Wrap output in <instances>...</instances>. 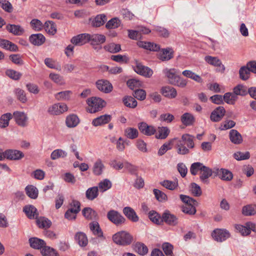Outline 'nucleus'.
Masks as SVG:
<instances>
[{
    "label": "nucleus",
    "mask_w": 256,
    "mask_h": 256,
    "mask_svg": "<svg viewBox=\"0 0 256 256\" xmlns=\"http://www.w3.org/2000/svg\"><path fill=\"white\" fill-rule=\"evenodd\" d=\"M229 138L230 142L235 144H239L242 142L241 134L236 130H231L230 131Z\"/></svg>",
    "instance_id": "nucleus-24"
},
{
    "label": "nucleus",
    "mask_w": 256,
    "mask_h": 256,
    "mask_svg": "<svg viewBox=\"0 0 256 256\" xmlns=\"http://www.w3.org/2000/svg\"><path fill=\"white\" fill-rule=\"evenodd\" d=\"M41 253L43 256H58V253L54 249L46 245L42 248Z\"/></svg>",
    "instance_id": "nucleus-48"
},
{
    "label": "nucleus",
    "mask_w": 256,
    "mask_h": 256,
    "mask_svg": "<svg viewBox=\"0 0 256 256\" xmlns=\"http://www.w3.org/2000/svg\"><path fill=\"white\" fill-rule=\"evenodd\" d=\"M106 21V16L104 14H100L94 18L92 24L94 27H100L102 26Z\"/></svg>",
    "instance_id": "nucleus-31"
},
{
    "label": "nucleus",
    "mask_w": 256,
    "mask_h": 256,
    "mask_svg": "<svg viewBox=\"0 0 256 256\" xmlns=\"http://www.w3.org/2000/svg\"><path fill=\"white\" fill-rule=\"evenodd\" d=\"M12 116L10 113L4 114L0 118V127L4 128L8 126L9 121L12 118Z\"/></svg>",
    "instance_id": "nucleus-56"
},
{
    "label": "nucleus",
    "mask_w": 256,
    "mask_h": 256,
    "mask_svg": "<svg viewBox=\"0 0 256 256\" xmlns=\"http://www.w3.org/2000/svg\"><path fill=\"white\" fill-rule=\"evenodd\" d=\"M107 218L109 220L116 226L125 222L126 218L118 211L112 210L107 213Z\"/></svg>",
    "instance_id": "nucleus-5"
},
{
    "label": "nucleus",
    "mask_w": 256,
    "mask_h": 256,
    "mask_svg": "<svg viewBox=\"0 0 256 256\" xmlns=\"http://www.w3.org/2000/svg\"><path fill=\"white\" fill-rule=\"evenodd\" d=\"M163 73L167 77L170 84L180 88H184L186 86L187 81L176 74V69L166 68L163 70Z\"/></svg>",
    "instance_id": "nucleus-2"
},
{
    "label": "nucleus",
    "mask_w": 256,
    "mask_h": 256,
    "mask_svg": "<svg viewBox=\"0 0 256 256\" xmlns=\"http://www.w3.org/2000/svg\"><path fill=\"white\" fill-rule=\"evenodd\" d=\"M104 49L110 53H117L121 50V46L120 44L114 43L109 44L104 46Z\"/></svg>",
    "instance_id": "nucleus-46"
},
{
    "label": "nucleus",
    "mask_w": 256,
    "mask_h": 256,
    "mask_svg": "<svg viewBox=\"0 0 256 256\" xmlns=\"http://www.w3.org/2000/svg\"><path fill=\"white\" fill-rule=\"evenodd\" d=\"M226 113L223 106H220L214 109L211 113L210 119L213 122H218L222 120Z\"/></svg>",
    "instance_id": "nucleus-11"
},
{
    "label": "nucleus",
    "mask_w": 256,
    "mask_h": 256,
    "mask_svg": "<svg viewBox=\"0 0 256 256\" xmlns=\"http://www.w3.org/2000/svg\"><path fill=\"white\" fill-rule=\"evenodd\" d=\"M233 93L236 96H245L248 94L247 88L242 84H238L234 88Z\"/></svg>",
    "instance_id": "nucleus-37"
},
{
    "label": "nucleus",
    "mask_w": 256,
    "mask_h": 256,
    "mask_svg": "<svg viewBox=\"0 0 256 256\" xmlns=\"http://www.w3.org/2000/svg\"><path fill=\"white\" fill-rule=\"evenodd\" d=\"M165 222L166 224L175 226L178 224V218L169 210H166L162 214V223Z\"/></svg>",
    "instance_id": "nucleus-10"
},
{
    "label": "nucleus",
    "mask_w": 256,
    "mask_h": 256,
    "mask_svg": "<svg viewBox=\"0 0 256 256\" xmlns=\"http://www.w3.org/2000/svg\"><path fill=\"white\" fill-rule=\"evenodd\" d=\"M30 246L34 249H41L46 244L45 242L37 238H31L28 240Z\"/></svg>",
    "instance_id": "nucleus-26"
},
{
    "label": "nucleus",
    "mask_w": 256,
    "mask_h": 256,
    "mask_svg": "<svg viewBox=\"0 0 256 256\" xmlns=\"http://www.w3.org/2000/svg\"><path fill=\"white\" fill-rule=\"evenodd\" d=\"M0 6L6 12H12L13 10L12 6L7 0H0Z\"/></svg>",
    "instance_id": "nucleus-62"
},
{
    "label": "nucleus",
    "mask_w": 256,
    "mask_h": 256,
    "mask_svg": "<svg viewBox=\"0 0 256 256\" xmlns=\"http://www.w3.org/2000/svg\"><path fill=\"white\" fill-rule=\"evenodd\" d=\"M224 101L230 104H234L238 99V97L232 92H226L223 96Z\"/></svg>",
    "instance_id": "nucleus-50"
},
{
    "label": "nucleus",
    "mask_w": 256,
    "mask_h": 256,
    "mask_svg": "<svg viewBox=\"0 0 256 256\" xmlns=\"http://www.w3.org/2000/svg\"><path fill=\"white\" fill-rule=\"evenodd\" d=\"M4 159L6 158L10 160H19L24 157V153L16 150H8L2 152Z\"/></svg>",
    "instance_id": "nucleus-8"
},
{
    "label": "nucleus",
    "mask_w": 256,
    "mask_h": 256,
    "mask_svg": "<svg viewBox=\"0 0 256 256\" xmlns=\"http://www.w3.org/2000/svg\"><path fill=\"white\" fill-rule=\"evenodd\" d=\"M88 34H82L72 37L70 42L76 46H82L89 42Z\"/></svg>",
    "instance_id": "nucleus-16"
},
{
    "label": "nucleus",
    "mask_w": 256,
    "mask_h": 256,
    "mask_svg": "<svg viewBox=\"0 0 256 256\" xmlns=\"http://www.w3.org/2000/svg\"><path fill=\"white\" fill-rule=\"evenodd\" d=\"M79 118L76 115L72 114L68 116L66 120V123L68 127L74 128L79 123Z\"/></svg>",
    "instance_id": "nucleus-34"
},
{
    "label": "nucleus",
    "mask_w": 256,
    "mask_h": 256,
    "mask_svg": "<svg viewBox=\"0 0 256 256\" xmlns=\"http://www.w3.org/2000/svg\"><path fill=\"white\" fill-rule=\"evenodd\" d=\"M194 138L192 136L189 134H184L182 136L181 140L178 138L173 139V140H176V146L178 154L184 155L190 152L188 148H192L194 146Z\"/></svg>",
    "instance_id": "nucleus-1"
},
{
    "label": "nucleus",
    "mask_w": 256,
    "mask_h": 256,
    "mask_svg": "<svg viewBox=\"0 0 256 256\" xmlns=\"http://www.w3.org/2000/svg\"><path fill=\"white\" fill-rule=\"evenodd\" d=\"M75 240L80 246H86L88 240L86 234L82 232H78L75 235Z\"/></svg>",
    "instance_id": "nucleus-35"
},
{
    "label": "nucleus",
    "mask_w": 256,
    "mask_h": 256,
    "mask_svg": "<svg viewBox=\"0 0 256 256\" xmlns=\"http://www.w3.org/2000/svg\"><path fill=\"white\" fill-rule=\"evenodd\" d=\"M170 132L169 128L167 127L162 126L158 128V132L156 135L158 139H165L167 138Z\"/></svg>",
    "instance_id": "nucleus-38"
},
{
    "label": "nucleus",
    "mask_w": 256,
    "mask_h": 256,
    "mask_svg": "<svg viewBox=\"0 0 256 256\" xmlns=\"http://www.w3.org/2000/svg\"><path fill=\"white\" fill-rule=\"evenodd\" d=\"M14 94L16 98L22 103H25L27 101V98L25 92L20 88H16L14 91Z\"/></svg>",
    "instance_id": "nucleus-49"
},
{
    "label": "nucleus",
    "mask_w": 256,
    "mask_h": 256,
    "mask_svg": "<svg viewBox=\"0 0 256 256\" xmlns=\"http://www.w3.org/2000/svg\"><path fill=\"white\" fill-rule=\"evenodd\" d=\"M202 169L200 172V181L205 184L209 183V178L213 174H214V170H212L210 168L204 166H202Z\"/></svg>",
    "instance_id": "nucleus-14"
},
{
    "label": "nucleus",
    "mask_w": 256,
    "mask_h": 256,
    "mask_svg": "<svg viewBox=\"0 0 256 256\" xmlns=\"http://www.w3.org/2000/svg\"><path fill=\"white\" fill-rule=\"evenodd\" d=\"M112 116L110 115H102L94 118L92 121V124L94 126H100L109 122Z\"/></svg>",
    "instance_id": "nucleus-22"
},
{
    "label": "nucleus",
    "mask_w": 256,
    "mask_h": 256,
    "mask_svg": "<svg viewBox=\"0 0 256 256\" xmlns=\"http://www.w3.org/2000/svg\"><path fill=\"white\" fill-rule=\"evenodd\" d=\"M72 94L70 90L60 92L55 94V98L58 100H68Z\"/></svg>",
    "instance_id": "nucleus-54"
},
{
    "label": "nucleus",
    "mask_w": 256,
    "mask_h": 256,
    "mask_svg": "<svg viewBox=\"0 0 256 256\" xmlns=\"http://www.w3.org/2000/svg\"><path fill=\"white\" fill-rule=\"evenodd\" d=\"M66 156L67 152L66 151L62 149H56L52 152L50 158L52 160H56L60 158H65Z\"/></svg>",
    "instance_id": "nucleus-47"
},
{
    "label": "nucleus",
    "mask_w": 256,
    "mask_h": 256,
    "mask_svg": "<svg viewBox=\"0 0 256 256\" xmlns=\"http://www.w3.org/2000/svg\"><path fill=\"white\" fill-rule=\"evenodd\" d=\"M204 165L200 162H196L191 164L190 167V172L193 176H196L198 174V172L201 171L202 166Z\"/></svg>",
    "instance_id": "nucleus-57"
},
{
    "label": "nucleus",
    "mask_w": 256,
    "mask_h": 256,
    "mask_svg": "<svg viewBox=\"0 0 256 256\" xmlns=\"http://www.w3.org/2000/svg\"><path fill=\"white\" fill-rule=\"evenodd\" d=\"M68 110V106L64 103H56L48 106V112L53 116H58L66 112Z\"/></svg>",
    "instance_id": "nucleus-6"
},
{
    "label": "nucleus",
    "mask_w": 256,
    "mask_h": 256,
    "mask_svg": "<svg viewBox=\"0 0 256 256\" xmlns=\"http://www.w3.org/2000/svg\"><path fill=\"white\" fill-rule=\"evenodd\" d=\"M196 205L194 204H186L185 206H183L182 208V212L185 214H188L190 215L194 214L196 212V209L195 208Z\"/></svg>",
    "instance_id": "nucleus-60"
},
{
    "label": "nucleus",
    "mask_w": 256,
    "mask_h": 256,
    "mask_svg": "<svg viewBox=\"0 0 256 256\" xmlns=\"http://www.w3.org/2000/svg\"><path fill=\"white\" fill-rule=\"evenodd\" d=\"M120 24L121 22L118 18H114L106 22V27L108 29L116 28L119 27Z\"/></svg>",
    "instance_id": "nucleus-53"
},
{
    "label": "nucleus",
    "mask_w": 256,
    "mask_h": 256,
    "mask_svg": "<svg viewBox=\"0 0 256 256\" xmlns=\"http://www.w3.org/2000/svg\"><path fill=\"white\" fill-rule=\"evenodd\" d=\"M154 194L156 199L160 202H162L167 200V196L161 190L158 189H154Z\"/></svg>",
    "instance_id": "nucleus-64"
},
{
    "label": "nucleus",
    "mask_w": 256,
    "mask_h": 256,
    "mask_svg": "<svg viewBox=\"0 0 256 256\" xmlns=\"http://www.w3.org/2000/svg\"><path fill=\"white\" fill-rule=\"evenodd\" d=\"M242 213L245 216L256 214V204H250L244 206L242 208Z\"/></svg>",
    "instance_id": "nucleus-28"
},
{
    "label": "nucleus",
    "mask_w": 256,
    "mask_h": 256,
    "mask_svg": "<svg viewBox=\"0 0 256 256\" xmlns=\"http://www.w3.org/2000/svg\"><path fill=\"white\" fill-rule=\"evenodd\" d=\"M124 104L130 108H134L137 106V102L135 98L131 96H126L123 98Z\"/></svg>",
    "instance_id": "nucleus-44"
},
{
    "label": "nucleus",
    "mask_w": 256,
    "mask_h": 256,
    "mask_svg": "<svg viewBox=\"0 0 256 256\" xmlns=\"http://www.w3.org/2000/svg\"><path fill=\"white\" fill-rule=\"evenodd\" d=\"M6 29L14 36H20L24 32L23 28L19 25L8 24L6 26Z\"/></svg>",
    "instance_id": "nucleus-27"
},
{
    "label": "nucleus",
    "mask_w": 256,
    "mask_h": 256,
    "mask_svg": "<svg viewBox=\"0 0 256 256\" xmlns=\"http://www.w3.org/2000/svg\"><path fill=\"white\" fill-rule=\"evenodd\" d=\"M98 195V186H93L88 188L86 192V197L90 200H93Z\"/></svg>",
    "instance_id": "nucleus-32"
},
{
    "label": "nucleus",
    "mask_w": 256,
    "mask_h": 256,
    "mask_svg": "<svg viewBox=\"0 0 256 256\" xmlns=\"http://www.w3.org/2000/svg\"><path fill=\"white\" fill-rule=\"evenodd\" d=\"M96 88L104 93H109L112 90V84L107 80H100L96 82Z\"/></svg>",
    "instance_id": "nucleus-15"
},
{
    "label": "nucleus",
    "mask_w": 256,
    "mask_h": 256,
    "mask_svg": "<svg viewBox=\"0 0 256 256\" xmlns=\"http://www.w3.org/2000/svg\"><path fill=\"white\" fill-rule=\"evenodd\" d=\"M123 213L132 222H137L139 218L133 208L130 206H126L123 208Z\"/></svg>",
    "instance_id": "nucleus-21"
},
{
    "label": "nucleus",
    "mask_w": 256,
    "mask_h": 256,
    "mask_svg": "<svg viewBox=\"0 0 256 256\" xmlns=\"http://www.w3.org/2000/svg\"><path fill=\"white\" fill-rule=\"evenodd\" d=\"M26 194L32 199H36L38 196V190L33 186H28L25 188Z\"/></svg>",
    "instance_id": "nucleus-40"
},
{
    "label": "nucleus",
    "mask_w": 256,
    "mask_h": 256,
    "mask_svg": "<svg viewBox=\"0 0 256 256\" xmlns=\"http://www.w3.org/2000/svg\"><path fill=\"white\" fill-rule=\"evenodd\" d=\"M82 215L88 220H96L98 218L96 212L90 208H85L82 210Z\"/></svg>",
    "instance_id": "nucleus-33"
},
{
    "label": "nucleus",
    "mask_w": 256,
    "mask_h": 256,
    "mask_svg": "<svg viewBox=\"0 0 256 256\" xmlns=\"http://www.w3.org/2000/svg\"><path fill=\"white\" fill-rule=\"evenodd\" d=\"M114 242L120 246L130 245L133 241V236L128 232L120 231L116 232L112 236Z\"/></svg>",
    "instance_id": "nucleus-3"
},
{
    "label": "nucleus",
    "mask_w": 256,
    "mask_h": 256,
    "mask_svg": "<svg viewBox=\"0 0 256 256\" xmlns=\"http://www.w3.org/2000/svg\"><path fill=\"white\" fill-rule=\"evenodd\" d=\"M90 230L94 234L100 237L102 236V232L100 227V225L96 222H93L90 224Z\"/></svg>",
    "instance_id": "nucleus-51"
},
{
    "label": "nucleus",
    "mask_w": 256,
    "mask_h": 256,
    "mask_svg": "<svg viewBox=\"0 0 256 256\" xmlns=\"http://www.w3.org/2000/svg\"><path fill=\"white\" fill-rule=\"evenodd\" d=\"M162 250L166 256H174L172 252L173 246L168 242H164L162 245Z\"/></svg>",
    "instance_id": "nucleus-61"
},
{
    "label": "nucleus",
    "mask_w": 256,
    "mask_h": 256,
    "mask_svg": "<svg viewBox=\"0 0 256 256\" xmlns=\"http://www.w3.org/2000/svg\"><path fill=\"white\" fill-rule=\"evenodd\" d=\"M16 122L19 126H24L26 125L28 117L24 112H16L14 113Z\"/></svg>",
    "instance_id": "nucleus-23"
},
{
    "label": "nucleus",
    "mask_w": 256,
    "mask_h": 256,
    "mask_svg": "<svg viewBox=\"0 0 256 256\" xmlns=\"http://www.w3.org/2000/svg\"><path fill=\"white\" fill-rule=\"evenodd\" d=\"M29 41L34 46H40L46 41V38L42 34H31L29 37Z\"/></svg>",
    "instance_id": "nucleus-20"
},
{
    "label": "nucleus",
    "mask_w": 256,
    "mask_h": 256,
    "mask_svg": "<svg viewBox=\"0 0 256 256\" xmlns=\"http://www.w3.org/2000/svg\"><path fill=\"white\" fill-rule=\"evenodd\" d=\"M212 236L215 240L222 242L229 238L230 234L226 229H216L213 231Z\"/></svg>",
    "instance_id": "nucleus-7"
},
{
    "label": "nucleus",
    "mask_w": 256,
    "mask_h": 256,
    "mask_svg": "<svg viewBox=\"0 0 256 256\" xmlns=\"http://www.w3.org/2000/svg\"><path fill=\"white\" fill-rule=\"evenodd\" d=\"M104 166L102 162V160L98 158L94 164L92 168V172L96 176H100L102 174L104 169Z\"/></svg>",
    "instance_id": "nucleus-25"
},
{
    "label": "nucleus",
    "mask_w": 256,
    "mask_h": 256,
    "mask_svg": "<svg viewBox=\"0 0 256 256\" xmlns=\"http://www.w3.org/2000/svg\"><path fill=\"white\" fill-rule=\"evenodd\" d=\"M234 158L238 160H248L250 158V153L248 152H238L234 154Z\"/></svg>",
    "instance_id": "nucleus-58"
},
{
    "label": "nucleus",
    "mask_w": 256,
    "mask_h": 256,
    "mask_svg": "<svg viewBox=\"0 0 256 256\" xmlns=\"http://www.w3.org/2000/svg\"><path fill=\"white\" fill-rule=\"evenodd\" d=\"M88 38L92 46L101 45L105 42L106 38L101 34H88Z\"/></svg>",
    "instance_id": "nucleus-17"
},
{
    "label": "nucleus",
    "mask_w": 256,
    "mask_h": 256,
    "mask_svg": "<svg viewBox=\"0 0 256 256\" xmlns=\"http://www.w3.org/2000/svg\"><path fill=\"white\" fill-rule=\"evenodd\" d=\"M98 188H100V192H104L110 189L112 186V182L108 179H104L100 182L98 184Z\"/></svg>",
    "instance_id": "nucleus-55"
},
{
    "label": "nucleus",
    "mask_w": 256,
    "mask_h": 256,
    "mask_svg": "<svg viewBox=\"0 0 256 256\" xmlns=\"http://www.w3.org/2000/svg\"><path fill=\"white\" fill-rule=\"evenodd\" d=\"M140 132L144 135L150 136L156 132V128L151 125H148L145 122H141L138 124Z\"/></svg>",
    "instance_id": "nucleus-13"
},
{
    "label": "nucleus",
    "mask_w": 256,
    "mask_h": 256,
    "mask_svg": "<svg viewBox=\"0 0 256 256\" xmlns=\"http://www.w3.org/2000/svg\"><path fill=\"white\" fill-rule=\"evenodd\" d=\"M214 176H218L223 180L230 181L233 177L232 173L228 170L224 168L214 169Z\"/></svg>",
    "instance_id": "nucleus-12"
},
{
    "label": "nucleus",
    "mask_w": 256,
    "mask_h": 256,
    "mask_svg": "<svg viewBox=\"0 0 256 256\" xmlns=\"http://www.w3.org/2000/svg\"><path fill=\"white\" fill-rule=\"evenodd\" d=\"M125 136L130 139H134L138 136V132L136 128H128L124 130Z\"/></svg>",
    "instance_id": "nucleus-45"
},
{
    "label": "nucleus",
    "mask_w": 256,
    "mask_h": 256,
    "mask_svg": "<svg viewBox=\"0 0 256 256\" xmlns=\"http://www.w3.org/2000/svg\"><path fill=\"white\" fill-rule=\"evenodd\" d=\"M49 77L54 82L59 85H62L64 84L62 76L58 74L50 73Z\"/></svg>",
    "instance_id": "nucleus-63"
},
{
    "label": "nucleus",
    "mask_w": 256,
    "mask_h": 256,
    "mask_svg": "<svg viewBox=\"0 0 256 256\" xmlns=\"http://www.w3.org/2000/svg\"><path fill=\"white\" fill-rule=\"evenodd\" d=\"M44 29L48 34L54 35L56 32L55 24L52 21H47L44 23Z\"/></svg>",
    "instance_id": "nucleus-42"
},
{
    "label": "nucleus",
    "mask_w": 256,
    "mask_h": 256,
    "mask_svg": "<svg viewBox=\"0 0 256 256\" xmlns=\"http://www.w3.org/2000/svg\"><path fill=\"white\" fill-rule=\"evenodd\" d=\"M204 60L208 64L214 66H220L222 64L220 60L217 57L207 56L204 57Z\"/></svg>",
    "instance_id": "nucleus-52"
},
{
    "label": "nucleus",
    "mask_w": 256,
    "mask_h": 256,
    "mask_svg": "<svg viewBox=\"0 0 256 256\" xmlns=\"http://www.w3.org/2000/svg\"><path fill=\"white\" fill-rule=\"evenodd\" d=\"M238 73L240 78L242 80H246L250 77V72L246 66H242L239 70Z\"/></svg>",
    "instance_id": "nucleus-41"
},
{
    "label": "nucleus",
    "mask_w": 256,
    "mask_h": 256,
    "mask_svg": "<svg viewBox=\"0 0 256 256\" xmlns=\"http://www.w3.org/2000/svg\"><path fill=\"white\" fill-rule=\"evenodd\" d=\"M134 70L137 74L146 78H150L153 74V71L151 68L140 62H136V66L134 67Z\"/></svg>",
    "instance_id": "nucleus-9"
},
{
    "label": "nucleus",
    "mask_w": 256,
    "mask_h": 256,
    "mask_svg": "<svg viewBox=\"0 0 256 256\" xmlns=\"http://www.w3.org/2000/svg\"><path fill=\"white\" fill-rule=\"evenodd\" d=\"M174 57V51L170 48L162 49L158 54V58L162 61H168Z\"/></svg>",
    "instance_id": "nucleus-19"
},
{
    "label": "nucleus",
    "mask_w": 256,
    "mask_h": 256,
    "mask_svg": "<svg viewBox=\"0 0 256 256\" xmlns=\"http://www.w3.org/2000/svg\"><path fill=\"white\" fill-rule=\"evenodd\" d=\"M150 220L154 224H162V216L154 210H151L148 214Z\"/></svg>",
    "instance_id": "nucleus-36"
},
{
    "label": "nucleus",
    "mask_w": 256,
    "mask_h": 256,
    "mask_svg": "<svg viewBox=\"0 0 256 256\" xmlns=\"http://www.w3.org/2000/svg\"><path fill=\"white\" fill-rule=\"evenodd\" d=\"M180 120L183 124L186 126H190L193 124L195 118L192 114L186 112L181 116Z\"/></svg>",
    "instance_id": "nucleus-30"
},
{
    "label": "nucleus",
    "mask_w": 256,
    "mask_h": 256,
    "mask_svg": "<svg viewBox=\"0 0 256 256\" xmlns=\"http://www.w3.org/2000/svg\"><path fill=\"white\" fill-rule=\"evenodd\" d=\"M23 212L30 219L36 220L38 218V213L37 209L32 205H26L23 208Z\"/></svg>",
    "instance_id": "nucleus-18"
},
{
    "label": "nucleus",
    "mask_w": 256,
    "mask_h": 256,
    "mask_svg": "<svg viewBox=\"0 0 256 256\" xmlns=\"http://www.w3.org/2000/svg\"><path fill=\"white\" fill-rule=\"evenodd\" d=\"M36 221L37 224L40 228H48L52 224L51 222L44 217L38 218Z\"/></svg>",
    "instance_id": "nucleus-43"
},
{
    "label": "nucleus",
    "mask_w": 256,
    "mask_h": 256,
    "mask_svg": "<svg viewBox=\"0 0 256 256\" xmlns=\"http://www.w3.org/2000/svg\"><path fill=\"white\" fill-rule=\"evenodd\" d=\"M162 93L163 96L170 98H174L177 95L176 90L169 86L163 87L162 88Z\"/></svg>",
    "instance_id": "nucleus-29"
},
{
    "label": "nucleus",
    "mask_w": 256,
    "mask_h": 256,
    "mask_svg": "<svg viewBox=\"0 0 256 256\" xmlns=\"http://www.w3.org/2000/svg\"><path fill=\"white\" fill-rule=\"evenodd\" d=\"M134 248L136 252L142 256L146 254L148 252L147 246L141 242H136L134 245Z\"/></svg>",
    "instance_id": "nucleus-39"
},
{
    "label": "nucleus",
    "mask_w": 256,
    "mask_h": 256,
    "mask_svg": "<svg viewBox=\"0 0 256 256\" xmlns=\"http://www.w3.org/2000/svg\"><path fill=\"white\" fill-rule=\"evenodd\" d=\"M87 104L88 106V110L90 113H95L100 110L106 104L104 100L96 97H92L88 99Z\"/></svg>",
    "instance_id": "nucleus-4"
},
{
    "label": "nucleus",
    "mask_w": 256,
    "mask_h": 256,
    "mask_svg": "<svg viewBox=\"0 0 256 256\" xmlns=\"http://www.w3.org/2000/svg\"><path fill=\"white\" fill-rule=\"evenodd\" d=\"M160 184L170 190H174L178 186V182H172L168 180H164L160 182Z\"/></svg>",
    "instance_id": "nucleus-59"
}]
</instances>
